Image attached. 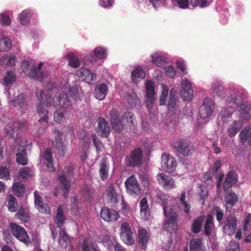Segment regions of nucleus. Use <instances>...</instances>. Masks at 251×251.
<instances>
[{"mask_svg": "<svg viewBox=\"0 0 251 251\" xmlns=\"http://www.w3.org/2000/svg\"><path fill=\"white\" fill-rule=\"evenodd\" d=\"M77 94V89L75 87L66 88L64 91H59L56 93L55 97L47 95L44 93L42 89H37L35 92L36 98L39 101L36 106L37 113L41 117L38 122L48 123L49 111L48 106H70L72 104Z\"/></svg>", "mask_w": 251, "mask_h": 251, "instance_id": "nucleus-1", "label": "nucleus"}, {"mask_svg": "<svg viewBox=\"0 0 251 251\" xmlns=\"http://www.w3.org/2000/svg\"><path fill=\"white\" fill-rule=\"evenodd\" d=\"M173 147L178 153L184 156H190L193 152V146L187 139L177 140L174 143Z\"/></svg>", "mask_w": 251, "mask_h": 251, "instance_id": "nucleus-2", "label": "nucleus"}, {"mask_svg": "<svg viewBox=\"0 0 251 251\" xmlns=\"http://www.w3.org/2000/svg\"><path fill=\"white\" fill-rule=\"evenodd\" d=\"M143 151L140 148L134 149L126 157V163L128 167H138L142 163Z\"/></svg>", "mask_w": 251, "mask_h": 251, "instance_id": "nucleus-3", "label": "nucleus"}, {"mask_svg": "<svg viewBox=\"0 0 251 251\" xmlns=\"http://www.w3.org/2000/svg\"><path fill=\"white\" fill-rule=\"evenodd\" d=\"M109 118L112 127L116 132H120L124 128L128 129L126 124L123 121L122 118H120L118 111L116 109H112L110 110Z\"/></svg>", "mask_w": 251, "mask_h": 251, "instance_id": "nucleus-4", "label": "nucleus"}, {"mask_svg": "<svg viewBox=\"0 0 251 251\" xmlns=\"http://www.w3.org/2000/svg\"><path fill=\"white\" fill-rule=\"evenodd\" d=\"M165 216L169 219L164 222L163 227L170 233L176 232L178 229L176 212L171 208Z\"/></svg>", "mask_w": 251, "mask_h": 251, "instance_id": "nucleus-5", "label": "nucleus"}, {"mask_svg": "<svg viewBox=\"0 0 251 251\" xmlns=\"http://www.w3.org/2000/svg\"><path fill=\"white\" fill-rule=\"evenodd\" d=\"M133 232L129 224L124 222L121 226V238L127 245H132L134 239L132 237Z\"/></svg>", "mask_w": 251, "mask_h": 251, "instance_id": "nucleus-6", "label": "nucleus"}, {"mask_svg": "<svg viewBox=\"0 0 251 251\" xmlns=\"http://www.w3.org/2000/svg\"><path fill=\"white\" fill-rule=\"evenodd\" d=\"M10 227L11 232L17 239L25 243L29 242V237L24 227L15 223H11Z\"/></svg>", "mask_w": 251, "mask_h": 251, "instance_id": "nucleus-7", "label": "nucleus"}, {"mask_svg": "<svg viewBox=\"0 0 251 251\" xmlns=\"http://www.w3.org/2000/svg\"><path fill=\"white\" fill-rule=\"evenodd\" d=\"M27 127V124L23 122L17 121L14 122L11 125H7L4 127L5 136L8 138H12L16 130H24Z\"/></svg>", "mask_w": 251, "mask_h": 251, "instance_id": "nucleus-8", "label": "nucleus"}, {"mask_svg": "<svg viewBox=\"0 0 251 251\" xmlns=\"http://www.w3.org/2000/svg\"><path fill=\"white\" fill-rule=\"evenodd\" d=\"M214 105L210 98H206L204 99L203 104L199 109L201 117L205 119L209 117L213 112Z\"/></svg>", "mask_w": 251, "mask_h": 251, "instance_id": "nucleus-9", "label": "nucleus"}, {"mask_svg": "<svg viewBox=\"0 0 251 251\" xmlns=\"http://www.w3.org/2000/svg\"><path fill=\"white\" fill-rule=\"evenodd\" d=\"M127 192L130 195H139L141 192V187L135 176L132 175L125 181Z\"/></svg>", "mask_w": 251, "mask_h": 251, "instance_id": "nucleus-10", "label": "nucleus"}, {"mask_svg": "<svg viewBox=\"0 0 251 251\" xmlns=\"http://www.w3.org/2000/svg\"><path fill=\"white\" fill-rule=\"evenodd\" d=\"M193 89L191 84L187 80H184L181 83L180 94L181 98L185 101H190L193 97Z\"/></svg>", "mask_w": 251, "mask_h": 251, "instance_id": "nucleus-11", "label": "nucleus"}, {"mask_svg": "<svg viewBox=\"0 0 251 251\" xmlns=\"http://www.w3.org/2000/svg\"><path fill=\"white\" fill-rule=\"evenodd\" d=\"M162 167L166 172H174L176 167L175 158L171 155L163 154L162 156Z\"/></svg>", "mask_w": 251, "mask_h": 251, "instance_id": "nucleus-12", "label": "nucleus"}, {"mask_svg": "<svg viewBox=\"0 0 251 251\" xmlns=\"http://www.w3.org/2000/svg\"><path fill=\"white\" fill-rule=\"evenodd\" d=\"M147 102L146 104L148 109L152 107L154 102L155 89L154 84L151 80H148L146 86Z\"/></svg>", "mask_w": 251, "mask_h": 251, "instance_id": "nucleus-13", "label": "nucleus"}, {"mask_svg": "<svg viewBox=\"0 0 251 251\" xmlns=\"http://www.w3.org/2000/svg\"><path fill=\"white\" fill-rule=\"evenodd\" d=\"M57 180L60 184V189L63 192V196L67 198L71 187L70 179L66 177L65 173L63 172L61 175H58Z\"/></svg>", "mask_w": 251, "mask_h": 251, "instance_id": "nucleus-14", "label": "nucleus"}, {"mask_svg": "<svg viewBox=\"0 0 251 251\" xmlns=\"http://www.w3.org/2000/svg\"><path fill=\"white\" fill-rule=\"evenodd\" d=\"M157 179L159 184L167 190L172 189L176 187L174 180L163 173L158 174L157 175Z\"/></svg>", "mask_w": 251, "mask_h": 251, "instance_id": "nucleus-15", "label": "nucleus"}, {"mask_svg": "<svg viewBox=\"0 0 251 251\" xmlns=\"http://www.w3.org/2000/svg\"><path fill=\"white\" fill-rule=\"evenodd\" d=\"M100 215L103 220L108 222H115L119 218V214L117 211L105 207L101 208Z\"/></svg>", "mask_w": 251, "mask_h": 251, "instance_id": "nucleus-16", "label": "nucleus"}, {"mask_svg": "<svg viewBox=\"0 0 251 251\" xmlns=\"http://www.w3.org/2000/svg\"><path fill=\"white\" fill-rule=\"evenodd\" d=\"M98 121V124L97 129L98 133L102 137H108L110 133V128L108 123L102 117L99 118Z\"/></svg>", "mask_w": 251, "mask_h": 251, "instance_id": "nucleus-17", "label": "nucleus"}, {"mask_svg": "<svg viewBox=\"0 0 251 251\" xmlns=\"http://www.w3.org/2000/svg\"><path fill=\"white\" fill-rule=\"evenodd\" d=\"M43 66V63H39L38 67H32L29 72H26L29 77L41 81L46 76V74L41 72V69Z\"/></svg>", "mask_w": 251, "mask_h": 251, "instance_id": "nucleus-18", "label": "nucleus"}, {"mask_svg": "<svg viewBox=\"0 0 251 251\" xmlns=\"http://www.w3.org/2000/svg\"><path fill=\"white\" fill-rule=\"evenodd\" d=\"M99 167V174L100 178L103 181L107 180L108 177L109 170L107 158L103 157L102 158L100 162Z\"/></svg>", "mask_w": 251, "mask_h": 251, "instance_id": "nucleus-19", "label": "nucleus"}, {"mask_svg": "<svg viewBox=\"0 0 251 251\" xmlns=\"http://www.w3.org/2000/svg\"><path fill=\"white\" fill-rule=\"evenodd\" d=\"M40 158L42 160L47 161V167L50 172H53L55 171V168L53 164V157L50 149H46L42 155H40Z\"/></svg>", "mask_w": 251, "mask_h": 251, "instance_id": "nucleus-20", "label": "nucleus"}, {"mask_svg": "<svg viewBox=\"0 0 251 251\" xmlns=\"http://www.w3.org/2000/svg\"><path fill=\"white\" fill-rule=\"evenodd\" d=\"M34 195L35 206L39 211L43 213H50V208L47 204L43 203L41 197L38 193L35 192Z\"/></svg>", "mask_w": 251, "mask_h": 251, "instance_id": "nucleus-21", "label": "nucleus"}, {"mask_svg": "<svg viewBox=\"0 0 251 251\" xmlns=\"http://www.w3.org/2000/svg\"><path fill=\"white\" fill-rule=\"evenodd\" d=\"M236 222L235 216L231 215L228 217L224 227V230L227 234L232 235L235 232L237 227Z\"/></svg>", "mask_w": 251, "mask_h": 251, "instance_id": "nucleus-22", "label": "nucleus"}, {"mask_svg": "<svg viewBox=\"0 0 251 251\" xmlns=\"http://www.w3.org/2000/svg\"><path fill=\"white\" fill-rule=\"evenodd\" d=\"M108 92V86L105 83H100L97 85L94 91V95L96 98L99 100L104 99Z\"/></svg>", "mask_w": 251, "mask_h": 251, "instance_id": "nucleus-23", "label": "nucleus"}, {"mask_svg": "<svg viewBox=\"0 0 251 251\" xmlns=\"http://www.w3.org/2000/svg\"><path fill=\"white\" fill-rule=\"evenodd\" d=\"M238 112L241 119L248 120L251 119V105L243 103L238 107Z\"/></svg>", "mask_w": 251, "mask_h": 251, "instance_id": "nucleus-24", "label": "nucleus"}, {"mask_svg": "<svg viewBox=\"0 0 251 251\" xmlns=\"http://www.w3.org/2000/svg\"><path fill=\"white\" fill-rule=\"evenodd\" d=\"M237 176L233 171H230L224 182L223 188L225 191L228 190L237 181Z\"/></svg>", "mask_w": 251, "mask_h": 251, "instance_id": "nucleus-25", "label": "nucleus"}, {"mask_svg": "<svg viewBox=\"0 0 251 251\" xmlns=\"http://www.w3.org/2000/svg\"><path fill=\"white\" fill-rule=\"evenodd\" d=\"M149 234L146 229L144 228L138 229V242L141 248L143 250L147 248V244L149 242Z\"/></svg>", "mask_w": 251, "mask_h": 251, "instance_id": "nucleus-26", "label": "nucleus"}, {"mask_svg": "<svg viewBox=\"0 0 251 251\" xmlns=\"http://www.w3.org/2000/svg\"><path fill=\"white\" fill-rule=\"evenodd\" d=\"M68 118V112L64 108H58L54 112V120L57 123L65 122Z\"/></svg>", "mask_w": 251, "mask_h": 251, "instance_id": "nucleus-27", "label": "nucleus"}, {"mask_svg": "<svg viewBox=\"0 0 251 251\" xmlns=\"http://www.w3.org/2000/svg\"><path fill=\"white\" fill-rule=\"evenodd\" d=\"M139 205L141 216L142 219L147 220L150 215V208L147 198H142L140 201Z\"/></svg>", "mask_w": 251, "mask_h": 251, "instance_id": "nucleus-28", "label": "nucleus"}, {"mask_svg": "<svg viewBox=\"0 0 251 251\" xmlns=\"http://www.w3.org/2000/svg\"><path fill=\"white\" fill-rule=\"evenodd\" d=\"M16 153V161L18 164L22 165H25L28 163V159L25 149L24 146H21L18 148Z\"/></svg>", "mask_w": 251, "mask_h": 251, "instance_id": "nucleus-29", "label": "nucleus"}, {"mask_svg": "<svg viewBox=\"0 0 251 251\" xmlns=\"http://www.w3.org/2000/svg\"><path fill=\"white\" fill-rule=\"evenodd\" d=\"M71 240V238L67 233L66 229L64 227L61 228L59 232V245L63 248H67Z\"/></svg>", "mask_w": 251, "mask_h": 251, "instance_id": "nucleus-30", "label": "nucleus"}, {"mask_svg": "<svg viewBox=\"0 0 251 251\" xmlns=\"http://www.w3.org/2000/svg\"><path fill=\"white\" fill-rule=\"evenodd\" d=\"M225 200L226 209L230 210L237 201L238 197L235 193L229 192L225 195Z\"/></svg>", "mask_w": 251, "mask_h": 251, "instance_id": "nucleus-31", "label": "nucleus"}, {"mask_svg": "<svg viewBox=\"0 0 251 251\" xmlns=\"http://www.w3.org/2000/svg\"><path fill=\"white\" fill-rule=\"evenodd\" d=\"M16 59L15 55L7 54L1 58L0 63L3 67H11L15 65Z\"/></svg>", "mask_w": 251, "mask_h": 251, "instance_id": "nucleus-32", "label": "nucleus"}, {"mask_svg": "<svg viewBox=\"0 0 251 251\" xmlns=\"http://www.w3.org/2000/svg\"><path fill=\"white\" fill-rule=\"evenodd\" d=\"M146 76L145 71L140 67L136 68L131 72V79L133 82L137 83L138 79H143Z\"/></svg>", "mask_w": 251, "mask_h": 251, "instance_id": "nucleus-33", "label": "nucleus"}, {"mask_svg": "<svg viewBox=\"0 0 251 251\" xmlns=\"http://www.w3.org/2000/svg\"><path fill=\"white\" fill-rule=\"evenodd\" d=\"M176 93L175 89L170 90V98L168 102V108L170 111H174L176 109Z\"/></svg>", "mask_w": 251, "mask_h": 251, "instance_id": "nucleus-34", "label": "nucleus"}, {"mask_svg": "<svg viewBox=\"0 0 251 251\" xmlns=\"http://www.w3.org/2000/svg\"><path fill=\"white\" fill-rule=\"evenodd\" d=\"M106 195L111 203L115 204L118 202V194L113 184H110L108 186L106 191Z\"/></svg>", "mask_w": 251, "mask_h": 251, "instance_id": "nucleus-35", "label": "nucleus"}, {"mask_svg": "<svg viewBox=\"0 0 251 251\" xmlns=\"http://www.w3.org/2000/svg\"><path fill=\"white\" fill-rule=\"evenodd\" d=\"M214 227L213 218L211 214H209L206 220L204 226L205 234L209 236L212 233V228Z\"/></svg>", "mask_w": 251, "mask_h": 251, "instance_id": "nucleus-36", "label": "nucleus"}, {"mask_svg": "<svg viewBox=\"0 0 251 251\" xmlns=\"http://www.w3.org/2000/svg\"><path fill=\"white\" fill-rule=\"evenodd\" d=\"M122 118L123 121L126 124V127H128V129H131L132 127H134L133 120L135 117L133 113L129 112H126L122 116Z\"/></svg>", "mask_w": 251, "mask_h": 251, "instance_id": "nucleus-37", "label": "nucleus"}, {"mask_svg": "<svg viewBox=\"0 0 251 251\" xmlns=\"http://www.w3.org/2000/svg\"><path fill=\"white\" fill-rule=\"evenodd\" d=\"M204 220V216L202 215L195 220L192 226V231L193 233H198L200 232L202 225Z\"/></svg>", "mask_w": 251, "mask_h": 251, "instance_id": "nucleus-38", "label": "nucleus"}, {"mask_svg": "<svg viewBox=\"0 0 251 251\" xmlns=\"http://www.w3.org/2000/svg\"><path fill=\"white\" fill-rule=\"evenodd\" d=\"M65 218L64 216L62 207L59 205L57 208V213L55 216V224L57 226L61 227L65 223Z\"/></svg>", "mask_w": 251, "mask_h": 251, "instance_id": "nucleus-39", "label": "nucleus"}, {"mask_svg": "<svg viewBox=\"0 0 251 251\" xmlns=\"http://www.w3.org/2000/svg\"><path fill=\"white\" fill-rule=\"evenodd\" d=\"M242 125L239 121H235L227 130V134L230 137L234 136L241 128Z\"/></svg>", "mask_w": 251, "mask_h": 251, "instance_id": "nucleus-40", "label": "nucleus"}, {"mask_svg": "<svg viewBox=\"0 0 251 251\" xmlns=\"http://www.w3.org/2000/svg\"><path fill=\"white\" fill-rule=\"evenodd\" d=\"M190 251H204L201 247V239H192L190 244Z\"/></svg>", "mask_w": 251, "mask_h": 251, "instance_id": "nucleus-41", "label": "nucleus"}, {"mask_svg": "<svg viewBox=\"0 0 251 251\" xmlns=\"http://www.w3.org/2000/svg\"><path fill=\"white\" fill-rule=\"evenodd\" d=\"M11 42L7 37H2L0 39V51H7L11 49Z\"/></svg>", "mask_w": 251, "mask_h": 251, "instance_id": "nucleus-42", "label": "nucleus"}, {"mask_svg": "<svg viewBox=\"0 0 251 251\" xmlns=\"http://www.w3.org/2000/svg\"><path fill=\"white\" fill-rule=\"evenodd\" d=\"M31 17V12L28 10L23 11L20 14L19 20L23 25H26L28 24Z\"/></svg>", "mask_w": 251, "mask_h": 251, "instance_id": "nucleus-43", "label": "nucleus"}, {"mask_svg": "<svg viewBox=\"0 0 251 251\" xmlns=\"http://www.w3.org/2000/svg\"><path fill=\"white\" fill-rule=\"evenodd\" d=\"M158 199L160 201L161 204L163 205V212L165 215H167V209L168 207V202L169 197L166 194L161 193L157 196Z\"/></svg>", "mask_w": 251, "mask_h": 251, "instance_id": "nucleus-44", "label": "nucleus"}, {"mask_svg": "<svg viewBox=\"0 0 251 251\" xmlns=\"http://www.w3.org/2000/svg\"><path fill=\"white\" fill-rule=\"evenodd\" d=\"M251 131L250 127H246L242 129L239 134V137L241 143L244 145L248 140L249 141L250 132Z\"/></svg>", "mask_w": 251, "mask_h": 251, "instance_id": "nucleus-45", "label": "nucleus"}, {"mask_svg": "<svg viewBox=\"0 0 251 251\" xmlns=\"http://www.w3.org/2000/svg\"><path fill=\"white\" fill-rule=\"evenodd\" d=\"M12 187L15 194L18 197H21L23 196L25 190V187L24 184L16 182L13 184Z\"/></svg>", "mask_w": 251, "mask_h": 251, "instance_id": "nucleus-46", "label": "nucleus"}, {"mask_svg": "<svg viewBox=\"0 0 251 251\" xmlns=\"http://www.w3.org/2000/svg\"><path fill=\"white\" fill-rule=\"evenodd\" d=\"M95 56L99 59H104L106 57L107 50L104 48L101 47H98L94 50Z\"/></svg>", "mask_w": 251, "mask_h": 251, "instance_id": "nucleus-47", "label": "nucleus"}, {"mask_svg": "<svg viewBox=\"0 0 251 251\" xmlns=\"http://www.w3.org/2000/svg\"><path fill=\"white\" fill-rule=\"evenodd\" d=\"M25 98V95L24 94H20L11 102V106L13 107L22 106L24 103Z\"/></svg>", "mask_w": 251, "mask_h": 251, "instance_id": "nucleus-48", "label": "nucleus"}, {"mask_svg": "<svg viewBox=\"0 0 251 251\" xmlns=\"http://www.w3.org/2000/svg\"><path fill=\"white\" fill-rule=\"evenodd\" d=\"M69 60V64L73 68H76L80 66V62L79 59L74 54H69L68 55Z\"/></svg>", "mask_w": 251, "mask_h": 251, "instance_id": "nucleus-49", "label": "nucleus"}, {"mask_svg": "<svg viewBox=\"0 0 251 251\" xmlns=\"http://www.w3.org/2000/svg\"><path fill=\"white\" fill-rule=\"evenodd\" d=\"M33 171L28 167H25L21 169L19 172V175L23 178H28L33 176Z\"/></svg>", "mask_w": 251, "mask_h": 251, "instance_id": "nucleus-50", "label": "nucleus"}, {"mask_svg": "<svg viewBox=\"0 0 251 251\" xmlns=\"http://www.w3.org/2000/svg\"><path fill=\"white\" fill-rule=\"evenodd\" d=\"M8 206V209L11 212H15L17 209L18 203L16 199L11 195L9 196Z\"/></svg>", "mask_w": 251, "mask_h": 251, "instance_id": "nucleus-51", "label": "nucleus"}, {"mask_svg": "<svg viewBox=\"0 0 251 251\" xmlns=\"http://www.w3.org/2000/svg\"><path fill=\"white\" fill-rule=\"evenodd\" d=\"M210 2L211 0H191V4L194 7L200 6L203 8L207 6Z\"/></svg>", "mask_w": 251, "mask_h": 251, "instance_id": "nucleus-52", "label": "nucleus"}, {"mask_svg": "<svg viewBox=\"0 0 251 251\" xmlns=\"http://www.w3.org/2000/svg\"><path fill=\"white\" fill-rule=\"evenodd\" d=\"M15 80V75L13 72H7L4 77V82L6 85L12 84Z\"/></svg>", "mask_w": 251, "mask_h": 251, "instance_id": "nucleus-53", "label": "nucleus"}, {"mask_svg": "<svg viewBox=\"0 0 251 251\" xmlns=\"http://www.w3.org/2000/svg\"><path fill=\"white\" fill-rule=\"evenodd\" d=\"M180 201L181 204L184 206V212L187 214H189L190 213V206L185 201V192H184L181 194L180 198Z\"/></svg>", "mask_w": 251, "mask_h": 251, "instance_id": "nucleus-54", "label": "nucleus"}, {"mask_svg": "<svg viewBox=\"0 0 251 251\" xmlns=\"http://www.w3.org/2000/svg\"><path fill=\"white\" fill-rule=\"evenodd\" d=\"M151 62L158 67H162L165 64L166 60L161 56H152Z\"/></svg>", "mask_w": 251, "mask_h": 251, "instance_id": "nucleus-55", "label": "nucleus"}, {"mask_svg": "<svg viewBox=\"0 0 251 251\" xmlns=\"http://www.w3.org/2000/svg\"><path fill=\"white\" fill-rule=\"evenodd\" d=\"M10 177L9 169L5 166L0 167V178L5 180L8 179Z\"/></svg>", "mask_w": 251, "mask_h": 251, "instance_id": "nucleus-56", "label": "nucleus"}, {"mask_svg": "<svg viewBox=\"0 0 251 251\" xmlns=\"http://www.w3.org/2000/svg\"><path fill=\"white\" fill-rule=\"evenodd\" d=\"M16 216L24 222H26L28 220V215L25 211L23 207L20 208L18 212L16 213Z\"/></svg>", "mask_w": 251, "mask_h": 251, "instance_id": "nucleus-57", "label": "nucleus"}, {"mask_svg": "<svg viewBox=\"0 0 251 251\" xmlns=\"http://www.w3.org/2000/svg\"><path fill=\"white\" fill-rule=\"evenodd\" d=\"M162 87L163 90L160 97V104L165 105L166 103V98L168 97L169 91L166 85H162Z\"/></svg>", "mask_w": 251, "mask_h": 251, "instance_id": "nucleus-58", "label": "nucleus"}, {"mask_svg": "<svg viewBox=\"0 0 251 251\" xmlns=\"http://www.w3.org/2000/svg\"><path fill=\"white\" fill-rule=\"evenodd\" d=\"M96 79V76L94 74L90 73L89 70L88 71V74H87L85 77L83 78V81L90 84H93Z\"/></svg>", "mask_w": 251, "mask_h": 251, "instance_id": "nucleus-59", "label": "nucleus"}, {"mask_svg": "<svg viewBox=\"0 0 251 251\" xmlns=\"http://www.w3.org/2000/svg\"><path fill=\"white\" fill-rule=\"evenodd\" d=\"M56 149L58 153L61 156L64 157L65 154V148L62 141L59 140H56Z\"/></svg>", "mask_w": 251, "mask_h": 251, "instance_id": "nucleus-60", "label": "nucleus"}, {"mask_svg": "<svg viewBox=\"0 0 251 251\" xmlns=\"http://www.w3.org/2000/svg\"><path fill=\"white\" fill-rule=\"evenodd\" d=\"M216 219L219 222H221L224 217V213L223 210L219 207L215 206L213 208Z\"/></svg>", "mask_w": 251, "mask_h": 251, "instance_id": "nucleus-61", "label": "nucleus"}, {"mask_svg": "<svg viewBox=\"0 0 251 251\" xmlns=\"http://www.w3.org/2000/svg\"><path fill=\"white\" fill-rule=\"evenodd\" d=\"M89 138L87 135H85L80 139V143L81 145L82 151L88 150L89 148Z\"/></svg>", "mask_w": 251, "mask_h": 251, "instance_id": "nucleus-62", "label": "nucleus"}, {"mask_svg": "<svg viewBox=\"0 0 251 251\" xmlns=\"http://www.w3.org/2000/svg\"><path fill=\"white\" fill-rule=\"evenodd\" d=\"M213 92L215 95L221 96L223 91V86L220 84H215L212 86Z\"/></svg>", "mask_w": 251, "mask_h": 251, "instance_id": "nucleus-63", "label": "nucleus"}, {"mask_svg": "<svg viewBox=\"0 0 251 251\" xmlns=\"http://www.w3.org/2000/svg\"><path fill=\"white\" fill-rule=\"evenodd\" d=\"M166 75L170 78H172L176 75V71L172 66H169L164 68Z\"/></svg>", "mask_w": 251, "mask_h": 251, "instance_id": "nucleus-64", "label": "nucleus"}]
</instances>
